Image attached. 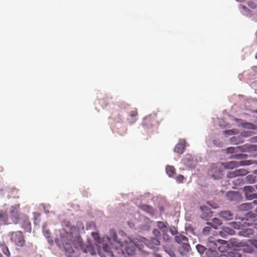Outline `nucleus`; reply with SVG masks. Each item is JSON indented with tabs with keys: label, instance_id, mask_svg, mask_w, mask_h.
I'll use <instances>...</instances> for the list:
<instances>
[{
	"label": "nucleus",
	"instance_id": "obj_1",
	"mask_svg": "<svg viewBox=\"0 0 257 257\" xmlns=\"http://www.w3.org/2000/svg\"><path fill=\"white\" fill-rule=\"evenodd\" d=\"M110 236L116 245L114 247V245H112V248L106 244L103 245V250L108 255L112 257H123L125 253L128 255H133L136 253L138 247L132 240L126 241L122 244L119 240L117 239V234L115 232H112Z\"/></svg>",
	"mask_w": 257,
	"mask_h": 257
},
{
	"label": "nucleus",
	"instance_id": "obj_2",
	"mask_svg": "<svg viewBox=\"0 0 257 257\" xmlns=\"http://www.w3.org/2000/svg\"><path fill=\"white\" fill-rule=\"evenodd\" d=\"M63 244L66 253L70 255L74 252L73 247L77 248L82 246V241L79 237H73L69 235L66 238L63 240Z\"/></svg>",
	"mask_w": 257,
	"mask_h": 257
},
{
	"label": "nucleus",
	"instance_id": "obj_3",
	"mask_svg": "<svg viewBox=\"0 0 257 257\" xmlns=\"http://www.w3.org/2000/svg\"><path fill=\"white\" fill-rule=\"evenodd\" d=\"M8 236L11 241L15 245L22 247L25 245L26 241L24 235L21 231H12L9 233Z\"/></svg>",
	"mask_w": 257,
	"mask_h": 257
},
{
	"label": "nucleus",
	"instance_id": "obj_4",
	"mask_svg": "<svg viewBox=\"0 0 257 257\" xmlns=\"http://www.w3.org/2000/svg\"><path fill=\"white\" fill-rule=\"evenodd\" d=\"M225 240L219 239H216L213 237H209L207 243V246L208 247L209 250L207 251V254L212 257H215L217 254V248L219 243H223Z\"/></svg>",
	"mask_w": 257,
	"mask_h": 257
},
{
	"label": "nucleus",
	"instance_id": "obj_5",
	"mask_svg": "<svg viewBox=\"0 0 257 257\" xmlns=\"http://www.w3.org/2000/svg\"><path fill=\"white\" fill-rule=\"evenodd\" d=\"M208 175L212 178L217 180L222 176V165L221 163L212 164L208 169Z\"/></svg>",
	"mask_w": 257,
	"mask_h": 257
},
{
	"label": "nucleus",
	"instance_id": "obj_6",
	"mask_svg": "<svg viewBox=\"0 0 257 257\" xmlns=\"http://www.w3.org/2000/svg\"><path fill=\"white\" fill-rule=\"evenodd\" d=\"M254 162L251 160L240 161L237 162L232 161L226 163H221L222 167L226 169H232L233 168L241 166H248L251 165Z\"/></svg>",
	"mask_w": 257,
	"mask_h": 257
},
{
	"label": "nucleus",
	"instance_id": "obj_7",
	"mask_svg": "<svg viewBox=\"0 0 257 257\" xmlns=\"http://www.w3.org/2000/svg\"><path fill=\"white\" fill-rule=\"evenodd\" d=\"M156 115L151 114L145 117L142 121L143 125L146 128H151L158 123L156 120Z\"/></svg>",
	"mask_w": 257,
	"mask_h": 257
},
{
	"label": "nucleus",
	"instance_id": "obj_8",
	"mask_svg": "<svg viewBox=\"0 0 257 257\" xmlns=\"http://www.w3.org/2000/svg\"><path fill=\"white\" fill-rule=\"evenodd\" d=\"M143 242L150 248H155L160 245V241L157 237H150L149 238H144Z\"/></svg>",
	"mask_w": 257,
	"mask_h": 257
},
{
	"label": "nucleus",
	"instance_id": "obj_9",
	"mask_svg": "<svg viewBox=\"0 0 257 257\" xmlns=\"http://www.w3.org/2000/svg\"><path fill=\"white\" fill-rule=\"evenodd\" d=\"M241 152H247L250 156L257 155V146L256 145H244L241 146Z\"/></svg>",
	"mask_w": 257,
	"mask_h": 257
},
{
	"label": "nucleus",
	"instance_id": "obj_10",
	"mask_svg": "<svg viewBox=\"0 0 257 257\" xmlns=\"http://www.w3.org/2000/svg\"><path fill=\"white\" fill-rule=\"evenodd\" d=\"M227 196L230 201L238 202L241 199V194L235 191H230L228 192Z\"/></svg>",
	"mask_w": 257,
	"mask_h": 257
},
{
	"label": "nucleus",
	"instance_id": "obj_11",
	"mask_svg": "<svg viewBox=\"0 0 257 257\" xmlns=\"http://www.w3.org/2000/svg\"><path fill=\"white\" fill-rule=\"evenodd\" d=\"M253 204L257 205V200H254L250 203L241 204L238 206V209L240 211H247L252 208Z\"/></svg>",
	"mask_w": 257,
	"mask_h": 257
},
{
	"label": "nucleus",
	"instance_id": "obj_12",
	"mask_svg": "<svg viewBox=\"0 0 257 257\" xmlns=\"http://www.w3.org/2000/svg\"><path fill=\"white\" fill-rule=\"evenodd\" d=\"M186 148V142L183 141L178 143L174 148V152L182 154L184 153Z\"/></svg>",
	"mask_w": 257,
	"mask_h": 257
},
{
	"label": "nucleus",
	"instance_id": "obj_13",
	"mask_svg": "<svg viewBox=\"0 0 257 257\" xmlns=\"http://www.w3.org/2000/svg\"><path fill=\"white\" fill-rule=\"evenodd\" d=\"M254 229L251 227L243 228L239 232L238 234L243 237H249L250 235L254 234Z\"/></svg>",
	"mask_w": 257,
	"mask_h": 257
},
{
	"label": "nucleus",
	"instance_id": "obj_14",
	"mask_svg": "<svg viewBox=\"0 0 257 257\" xmlns=\"http://www.w3.org/2000/svg\"><path fill=\"white\" fill-rule=\"evenodd\" d=\"M243 191L246 198L248 200H251V195L255 191L254 188L252 186H247L243 188Z\"/></svg>",
	"mask_w": 257,
	"mask_h": 257
},
{
	"label": "nucleus",
	"instance_id": "obj_15",
	"mask_svg": "<svg viewBox=\"0 0 257 257\" xmlns=\"http://www.w3.org/2000/svg\"><path fill=\"white\" fill-rule=\"evenodd\" d=\"M219 216L225 220H231L233 218V214L229 211H221Z\"/></svg>",
	"mask_w": 257,
	"mask_h": 257
},
{
	"label": "nucleus",
	"instance_id": "obj_16",
	"mask_svg": "<svg viewBox=\"0 0 257 257\" xmlns=\"http://www.w3.org/2000/svg\"><path fill=\"white\" fill-rule=\"evenodd\" d=\"M208 225H210L215 229H217L218 227L222 224L221 221L217 218H214L212 219L211 222H207Z\"/></svg>",
	"mask_w": 257,
	"mask_h": 257
},
{
	"label": "nucleus",
	"instance_id": "obj_17",
	"mask_svg": "<svg viewBox=\"0 0 257 257\" xmlns=\"http://www.w3.org/2000/svg\"><path fill=\"white\" fill-rule=\"evenodd\" d=\"M166 172L169 177H173L176 174V169L174 166L167 165L166 167Z\"/></svg>",
	"mask_w": 257,
	"mask_h": 257
},
{
	"label": "nucleus",
	"instance_id": "obj_18",
	"mask_svg": "<svg viewBox=\"0 0 257 257\" xmlns=\"http://www.w3.org/2000/svg\"><path fill=\"white\" fill-rule=\"evenodd\" d=\"M241 146L236 147H228L225 150V152L227 154H234L241 152Z\"/></svg>",
	"mask_w": 257,
	"mask_h": 257
},
{
	"label": "nucleus",
	"instance_id": "obj_19",
	"mask_svg": "<svg viewBox=\"0 0 257 257\" xmlns=\"http://www.w3.org/2000/svg\"><path fill=\"white\" fill-rule=\"evenodd\" d=\"M22 227L26 231L29 232H31L32 229L31 224L28 219H26L23 221Z\"/></svg>",
	"mask_w": 257,
	"mask_h": 257
},
{
	"label": "nucleus",
	"instance_id": "obj_20",
	"mask_svg": "<svg viewBox=\"0 0 257 257\" xmlns=\"http://www.w3.org/2000/svg\"><path fill=\"white\" fill-rule=\"evenodd\" d=\"M175 239L177 242L181 244L188 241V239L186 236L181 234L176 236Z\"/></svg>",
	"mask_w": 257,
	"mask_h": 257
},
{
	"label": "nucleus",
	"instance_id": "obj_21",
	"mask_svg": "<svg viewBox=\"0 0 257 257\" xmlns=\"http://www.w3.org/2000/svg\"><path fill=\"white\" fill-rule=\"evenodd\" d=\"M8 220L7 214L3 211H0V225L7 224Z\"/></svg>",
	"mask_w": 257,
	"mask_h": 257
},
{
	"label": "nucleus",
	"instance_id": "obj_22",
	"mask_svg": "<svg viewBox=\"0 0 257 257\" xmlns=\"http://www.w3.org/2000/svg\"><path fill=\"white\" fill-rule=\"evenodd\" d=\"M241 248L234 249L231 251H229L230 257H242Z\"/></svg>",
	"mask_w": 257,
	"mask_h": 257
},
{
	"label": "nucleus",
	"instance_id": "obj_23",
	"mask_svg": "<svg viewBox=\"0 0 257 257\" xmlns=\"http://www.w3.org/2000/svg\"><path fill=\"white\" fill-rule=\"evenodd\" d=\"M242 248H241L242 252H246V253H251L253 251V248L252 245H246L244 242H243V245L241 246Z\"/></svg>",
	"mask_w": 257,
	"mask_h": 257
},
{
	"label": "nucleus",
	"instance_id": "obj_24",
	"mask_svg": "<svg viewBox=\"0 0 257 257\" xmlns=\"http://www.w3.org/2000/svg\"><path fill=\"white\" fill-rule=\"evenodd\" d=\"M234 230L232 229H231L229 227H224L222 229V230L220 231V235L222 236H224V235H225V233H227L228 234L230 235H233L234 234Z\"/></svg>",
	"mask_w": 257,
	"mask_h": 257
},
{
	"label": "nucleus",
	"instance_id": "obj_25",
	"mask_svg": "<svg viewBox=\"0 0 257 257\" xmlns=\"http://www.w3.org/2000/svg\"><path fill=\"white\" fill-rule=\"evenodd\" d=\"M248 155L243 154H238L231 156L229 158L231 159L244 160L247 158Z\"/></svg>",
	"mask_w": 257,
	"mask_h": 257
},
{
	"label": "nucleus",
	"instance_id": "obj_26",
	"mask_svg": "<svg viewBox=\"0 0 257 257\" xmlns=\"http://www.w3.org/2000/svg\"><path fill=\"white\" fill-rule=\"evenodd\" d=\"M228 244L227 242L225 240V242L223 243H219V245L217 247V249L220 252V253L225 252L227 249Z\"/></svg>",
	"mask_w": 257,
	"mask_h": 257
},
{
	"label": "nucleus",
	"instance_id": "obj_27",
	"mask_svg": "<svg viewBox=\"0 0 257 257\" xmlns=\"http://www.w3.org/2000/svg\"><path fill=\"white\" fill-rule=\"evenodd\" d=\"M157 226L163 232H165L167 231L168 229L167 226L164 222L162 221H158L157 222Z\"/></svg>",
	"mask_w": 257,
	"mask_h": 257
},
{
	"label": "nucleus",
	"instance_id": "obj_28",
	"mask_svg": "<svg viewBox=\"0 0 257 257\" xmlns=\"http://www.w3.org/2000/svg\"><path fill=\"white\" fill-rule=\"evenodd\" d=\"M34 215V223L35 224H39L40 222L41 219H40V216L41 214L38 212H34L33 213Z\"/></svg>",
	"mask_w": 257,
	"mask_h": 257
},
{
	"label": "nucleus",
	"instance_id": "obj_29",
	"mask_svg": "<svg viewBox=\"0 0 257 257\" xmlns=\"http://www.w3.org/2000/svg\"><path fill=\"white\" fill-rule=\"evenodd\" d=\"M246 182L249 183H254L256 182L255 177L252 175H248L245 177Z\"/></svg>",
	"mask_w": 257,
	"mask_h": 257
},
{
	"label": "nucleus",
	"instance_id": "obj_30",
	"mask_svg": "<svg viewBox=\"0 0 257 257\" xmlns=\"http://www.w3.org/2000/svg\"><path fill=\"white\" fill-rule=\"evenodd\" d=\"M238 176H244L247 174V171L243 169L236 170Z\"/></svg>",
	"mask_w": 257,
	"mask_h": 257
},
{
	"label": "nucleus",
	"instance_id": "obj_31",
	"mask_svg": "<svg viewBox=\"0 0 257 257\" xmlns=\"http://www.w3.org/2000/svg\"><path fill=\"white\" fill-rule=\"evenodd\" d=\"M196 249L200 254H203L204 251L206 250V248L201 244H198L196 245Z\"/></svg>",
	"mask_w": 257,
	"mask_h": 257
},
{
	"label": "nucleus",
	"instance_id": "obj_32",
	"mask_svg": "<svg viewBox=\"0 0 257 257\" xmlns=\"http://www.w3.org/2000/svg\"><path fill=\"white\" fill-rule=\"evenodd\" d=\"M181 247L184 249V251L188 252L190 249V246L188 242L181 244Z\"/></svg>",
	"mask_w": 257,
	"mask_h": 257
},
{
	"label": "nucleus",
	"instance_id": "obj_33",
	"mask_svg": "<svg viewBox=\"0 0 257 257\" xmlns=\"http://www.w3.org/2000/svg\"><path fill=\"white\" fill-rule=\"evenodd\" d=\"M227 176L228 178H233L237 177L238 176L236 170H235L232 172H229L227 174Z\"/></svg>",
	"mask_w": 257,
	"mask_h": 257
},
{
	"label": "nucleus",
	"instance_id": "obj_34",
	"mask_svg": "<svg viewBox=\"0 0 257 257\" xmlns=\"http://www.w3.org/2000/svg\"><path fill=\"white\" fill-rule=\"evenodd\" d=\"M232 246L236 247H241L243 245V242H238L237 241H233L231 242Z\"/></svg>",
	"mask_w": 257,
	"mask_h": 257
},
{
	"label": "nucleus",
	"instance_id": "obj_35",
	"mask_svg": "<svg viewBox=\"0 0 257 257\" xmlns=\"http://www.w3.org/2000/svg\"><path fill=\"white\" fill-rule=\"evenodd\" d=\"M176 181L179 183H183L184 180V177L182 175H178L177 176H176Z\"/></svg>",
	"mask_w": 257,
	"mask_h": 257
},
{
	"label": "nucleus",
	"instance_id": "obj_36",
	"mask_svg": "<svg viewBox=\"0 0 257 257\" xmlns=\"http://www.w3.org/2000/svg\"><path fill=\"white\" fill-rule=\"evenodd\" d=\"M211 226H206L204 228L203 230V233L204 235H208L209 232H210V230H211Z\"/></svg>",
	"mask_w": 257,
	"mask_h": 257
},
{
	"label": "nucleus",
	"instance_id": "obj_37",
	"mask_svg": "<svg viewBox=\"0 0 257 257\" xmlns=\"http://www.w3.org/2000/svg\"><path fill=\"white\" fill-rule=\"evenodd\" d=\"M165 251L171 256V257H176V255L174 252L170 248H166L165 249Z\"/></svg>",
	"mask_w": 257,
	"mask_h": 257
},
{
	"label": "nucleus",
	"instance_id": "obj_38",
	"mask_svg": "<svg viewBox=\"0 0 257 257\" xmlns=\"http://www.w3.org/2000/svg\"><path fill=\"white\" fill-rule=\"evenodd\" d=\"M216 257H230L229 252H226L224 253H220V254H218L217 253V254L215 255Z\"/></svg>",
	"mask_w": 257,
	"mask_h": 257
},
{
	"label": "nucleus",
	"instance_id": "obj_39",
	"mask_svg": "<svg viewBox=\"0 0 257 257\" xmlns=\"http://www.w3.org/2000/svg\"><path fill=\"white\" fill-rule=\"evenodd\" d=\"M3 251L4 253L5 254L8 256H9L10 255V252L7 246H5L3 247Z\"/></svg>",
	"mask_w": 257,
	"mask_h": 257
},
{
	"label": "nucleus",
	"instance_id": "obj_40",
	"mask_svg": "<svg viewBox=\"0 0 257 257\" xmlns=\"http://www.w3.org/2000/svg\"><path fill=\"white\" fill-rule=\"evenodd\" d=\"M138 115L137 110L136 109L133 110L130 112V116L133 117H135Z\"/></svg>",
	"mask_w": 257,
	"mask_h": 257
},
{
	"label": "nucleus",
	"instance_id": "obj_41",
	"mask_svg": "<svg viewBox=\"0 0 257 257\" xmlns=\"http://www.w3.org/2000/svg\"><path fill=\"white\" fill-rule=\"evenodd\" d=\"M191 160H192V157L190 155H187L183 159L184 163L187 164V161H191Z\"/></svg>",
	"mask_w": 257,
	"mask_h": 257
},
{
	"label": "nucleus",
	"instance_id": "obj_42",
	"mask_svg": "<svg viewBox=\"0 0 257 257\" xmlns=\"http://www.w3.org/2000/svg\"><path fill=\"white\" fill-rule=\"evenodd\" d=\"M213 144L218 147H222L223 146L222 143L221 142H219L218 140H214Z\"/></svg>",
	"mask_w": 257,
	"mask_h": 257
},
{
	"label": "nucleus",
	"instance_id": "obj_43",
	"mask_svg": "<svg viewBox=\"0 0 257 257\" xmlns=\"http://www.w3.org/2000/svg\"><path fill=\"white\" fill-rule=\"evenodd\" d=\"M163 237L164 240H165L166 241H168V240H169L170 237L169 236V235L165 233H164L163 234Z\"/></svg>",
	"mask_w": 257,
	"mask_h": 257
},
{
	"label": "nucleus",
	"instance_id": "obj_44",
	"mask_svg": "<svg viewBox=\"0 0 257 257\" xmlns=\"http://www.w3.org/2000/svg\"><path fill=\"white\" fill-rule=\"evenodd\" d=\"M153 233L154 234V235H155L157 236L160 235V232L159 230L157 229H155L153 230Z\"/></svg>",
	"mask_w": 257,
	"mask_h": 257
},
{
	"label": "nucleus",
	"instance_id": "obj_45",
	"mask_svg": "<svg viewBox=\"0 0 257 257\" xmlns=\"http://www.w3.org/2000/svg\"><path fill=\"white\" fill-rule=\"evenodd\" d=\"M248 217L254 218L255 217V214L253 213L249 212L247 213V217Z\"/></svg>",
	"mask_w": 257,
	"mask_h": 257
},
{
	"label": "nucleus",
	"instance_id": "obj_46",
	"mask_svg": "<svg viewBox=\"0 0 257 257\" xmlns=\"http://www.w3.org/2000/svg\"><path fill=\"white\" fill-rule=\"evenodd\" d=\"M251 244L253 246H254L255 247L257 248V240L252 241Z\"/></svg>",
	"mask_w": 257,
	"mask_h": 257
},
{
	"label": "nucleus",
	"instance_id": "obj_47",
	"mask_svg": "<svg viewBox=\"0 0 257 257\" xmlns=\"http://www.w3.org/2000/svg\"><path fill=\"white\" fill-rule=\"evenodd\" d=\"M248 6L252 8H254L256 7V6L252 2L248 3Z\"/></svg>",
	"mask_w": 257,
	"mask_h": 257
},
{
	"label": "nucleus",
	"instance_id": "obj_48",
	"mask_svg": "<svg viewBox=\"0 0 257 257\" xmlns=\"http://www.w3.org/2000/svg\"><path fill=\"white\" fill-rule=\"evenodd\" d=\"M143 209H144V210L148 209V210H150V211H151V210H152V208L151 207H150V206H149L147 205V206H144L143 207Z\"/></svg>",
	"mask_w": 257,
	"mask_h": 257
},
{
	"label": "nucleus",
	"instance_id": "obj_49",
	"mask_svg": "<svg viewBox=\"0 0 257 257\" xmlns=\"http://www.w3.org/2000/svg\"><path fill=\"white\" fill-rule=\"evenodd\" d=\"M254 198H257V193H253L251 195V200Z\"/></svg>",
	"mask_w": 257,
	"mask_h": 257
},
{
	"label": "nucleus",
	"instance_id": "obj_50",
	"mask_svg": "<svg viewBox=\"0 0 257 257\" xmlns=\"http://www.w3.org/2000/svg\"><path fill=\"white\" fill-rule=\"evenodd\" d=\"M232 224L234 225L233 227L235 228H239L240 227V226L237 224L236 222H232Z\"/></svg>",
	"mask_w": 257,
	"mask_h": 257
},
{
	"label": "nucleus",
	"instance_id": "obj_51",
	"mask_svg": "<svg viewBox=\"0 0 257 257\" xmlns=\"http://www.w3.org/2000/svg\"><path fill=\"white\" fill-rule=\"evenodd\" d=\"M89 248H90V247H89V246H87V248H86V249H85L84 250V252H87L88 251H89Z\"/></svg>",
	"mask_w": 257,
	"mask_h": 257
},
{
	"label": "nucleus",
	"instance_id": "obj_52",
	"mask_svg": "<svg viewBox=\"0 0 257 257\" xmlns=\"http://www.w3.org/2000/svg\"><path fill=\"white\" fill-rule=\"evenodd\" d=\"M253 229L255 230V232L254 233H255V234L257 235V227H253Z\"/></svg>",
	"mask_w": 257,
	"mask_h": 257
},
{
	"label": "nucleus",
	"instance_id": "obj_53",
	"mask_svg": "<svg viewBox=\"0 0 257 257\" xmlns=\"http://www.w3.org/2000/svg\"><path fill=\"white\" fill-rule=\"evenodd\" d=\"M237 181L239 182H238V184H240V183L242 182V180H240V179H237Z\"/></svg>",
	"mask_w": 257,
	"mask_h": 257
},
{
	"label": "nucleus",
	"instance_id": "obj_54",
	"mask_svg": "<svg viewBox=\"0 0 257 257\" xmlns=\"http://www.w3.org/2000/svg\"><path fill=\"white\" fill-rule=\"evenodd\" d=\"M92 235L94 236V237H95V235H97V233H94V232H92Z\"/></svg>",
	"mask_w": 257,
	"mask_h": 257
},
{
	"label": "nucleus",
	"instance_id": "obj_55",
	"mask_svg": "<svg viewBox=\"0 0 257 257\" xmlns=\"http://www.w3.org/2000/svg\"><path fill=\"white\" fill-rule=\"evenodd\" d=\"M237 1L238 2H241V3L243 2H244V1H245V0H237Z\"/></svg>",
	"mask_w": 257,
	"mask_h": 257
},
{
	"label": "nucleus",
	"instance_id": "obj_56",
	"mask_svg": "<svg viewBox=\"0 0 257 257\" xmlns=\"http://www.w3.org/2000/svg\"><path fill=\"white\" fill-rule=\"evenodd\" d=\"M254 174H257V170H254Z\"/></svg>",
	"mask_w": 257,
	"mask_h": 257
},
{
	"label": "nucleus",
	"instance_id": "obj_57",
	"mask_svg": "<svg viewBox=\"0 0 257 257\" xmlns=\"http://www.w3.org/2000/svg\"><path fill=\"white\" fill-rule=\"evenodd\" d=\"M231 132V131H230V130L226 131H225V132Z\"/></svg>",
	"mask_w": 257,
	"mask_h": 257
},
{
	"label": "nucleus",
	"instance_id": "obj_58",
	"mask_svg": "<svg viewBox=\"0 0 257 257\" xmlns=\"http://www.w3.org/2000/svg\"><path fill=\"white\" fill-rule=\"evenodd\" d=\"M255 188L257 190V184L255 186Z\"/></svg>",
	"mask_w": 257,
	"mask_h": 257
},
{
	"label": "nucleus",
	"instance_id": "obj_59",
	"mask_svg": "<svg viewBox=\"0 0 257 257\" xmlns=\"http://www.w3.org/2000/svg\"><path fill=\"white\" fill-rule=\"evenodd\" d=\"M255 211L257 212V208L255 209Z\"/></svg>",
	"mask_w": 257,
	"mask_h": 257
},
{
	"label": "nucleus",
	"instance_id": "obj_60",
	"mask_svg": "<svg viewBox=\"0 0 257 257\" xmlns=\"http://www.w3.org/2000/svg\"><path fill=\"white\" fill-rule=\"evenodd\" d=\"M255 163L257 164V161L255 162Z\"/></svg>",
	"mask_w": 257,
	"mask_h": 257
}]
</instances>
